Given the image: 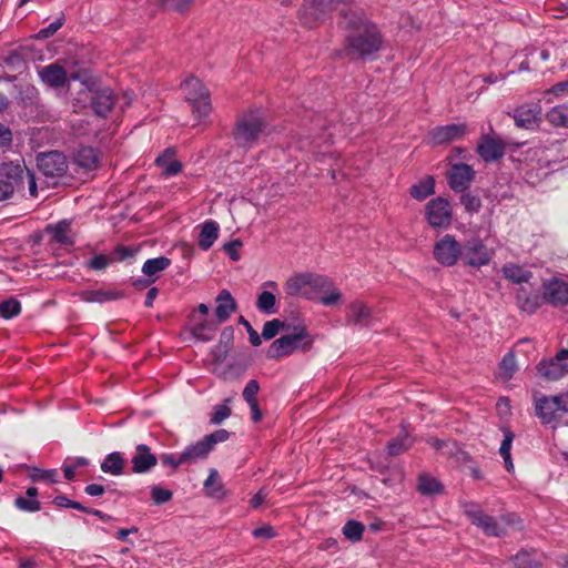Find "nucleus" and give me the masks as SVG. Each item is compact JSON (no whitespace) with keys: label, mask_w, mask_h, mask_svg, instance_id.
I'll return each mask as SVG.
<instances>
[{"label":"nucleus","mask_w":568,"mask_h":568,"mask_svg":"<svg viewBox=\"0 0 568 568\" xmlns=\"http://www.w3.org/2000/svg\"><path fill=\"white\" fill-rule=\"evenodd\" d=\"M73 162L85 171H93L99 166L100 151L93 146H81L73 153Z\"/></svg>","instance_id":"24"},{"label":"nucleus","mask_w":568,"mask_h":568,"mask_svg":"<svg viewBox=\"0 0 568 568\" xmlns=\"http://www.w3.org/2000/svg\"><path fill=\"white\" fill-rule=\"evenodd\" d=\"M541 106L538 103L518 105L513 113H508L515 121L517 128L534 130L538 128L541 118Z\"/></svg>","instance_id":"18"},{"label":"nucleus","mask_w":568,"mask_h":568,"mask_svg":"<svg viewBox=\"0 0 568 568\" xmlns=\"http://www.w3.org/2000/svg\"><path fill=\"white\" fill-rule=\"evenodd\" d=\"M69 227L70 222L67 220H62L57 224H48L44 231L53 235L54 242L64 246H72L74 244V241L72 240V237L67 235Z\"/></svg>","instance_id":"32"},{"label":"nucleus","mask_w":568,"mask_h":568,"mask_svg":"<svg viewBox=\"0 0 568 568\" xmlns=\"http://www.w3.org/2000/svg\"><path fill=\"white\" fill-rule=\"evenodd\" d=\"M219 325L216 320H204L190 328L191 335L200 342H210L214 338Z\"/></svg>","instance_id":"30"},{"label":"nucleus","mask_w":568,"mask_h":568,"mask_svg":"<svg viewBox=\"0 0 568 568\" xmlns=\"http://www.w3.org/2000/svg\"><path fill=\"white\" fill-rule=\"evenodd\" d=\"M16 506L24 511L34 513L40 510V503L39 500L30 497H18L14 501Z\"/></svg>","instance_id":"62"},{"label":"nucleus","mask_w":568,"mask_h":568,"mask_svg":"<svg viewBox=\"0 0 568 568\" xmlns=\"http://www.w3.org/2000/svg\"><path fill=\"white\" fill-rule=\"evenodd\" d=\"M80 298L88 303L103 304L126 297L123 290H85L79 293Z\"/></svg>","instance_id":"22"},{"label":"nucleus","mask_w":568,"mask_h":568,"mask_svg":"<svg viewBox=\"0 0 568 568\" xmlns=\"http://www.w3.org/2000/svg\"><path fill=\"white\" fill-rule=\"evenodd\" d=\"M425 217L433 229L446 230L453 220V210L446 197L437 196L425 205Z\"/></svg>","instance_id":"10"},{"label":"nucleus","mask_w":568,"mask_h":568,"mask_svg":"<svg viewBox=\"0 0 568 568\" xmlns=\"http://www.w3.org/2000/svg\"><path fill=\"white\" fill-rule=\"evenodd\" d=\"M21 313V303L14 297L10 296L0 301V317L3 320H12Z\"/></svg>","instance_id":"42"},{"label":"nucleus","mask_w":568,"mask_h":568,"mask_svg":"<svg viewBox=\"0 0 568 568\" xmlns=\"http://www.w3.org/2000/svg\"><path fill=\"white\" fill-rule=\"evenodd\" d=\"M417 491L423 496L433 497L444 494L445 486L435 476L422 473L417 478Z\"/></svg>","instance_id":"28"},{"label":"nucleus","mask_w":568,"mask_h":568,"mask_svg":"<svg viewBox=\"0 0 568 568\" xmlns=\"http://www.w3.org/2000/svg\"><path fill=\"white\" fill-rule=\"evenodd\" d=\"M220 225L214 220H206L201 224V231L197 237V244L201 250L209 251L217 240Z\"/></svg>","instance_id":"29"},{"label":"nucleus","mask_w":568,"mask_h":568,"mask_svg":"<svg viewBox=\"0 0 568 568\" xmlns=\"http://www.w3.org/2000/svg\"><path fill=\"white\" fill-rule=\"evenodd\" d=\"M276 304L277 298L273 292L264 290L257 295L256 308L265 315L276 314Z\"/></svg>","instance_id":"38"},{"label":"nucleus","mask_w":568,"mask_h":568,"mask_svg":"<svg viewBox=\"0 0 568 568\" xmlns=\"http://www.w3.org/2000/svg\"><path fill=\"white\" fill-rule=\"evenodd\" d=\"M65 18L64 14L61 13L55 21L50 23L47 28L41 29L38 33L33 36L37 40H45L51 38L62 26L64 24Z\"/></svg>","instance_id":"52"},{"label":"nucleus","mask_w":568,"mask_h":568,"mask_svg":"<svg viewBox=\"0 0 568 568\" xmlns=\"http://www.w3.org/2000/svg\"><path fill=\"white\" fill-rule=\"evenodd\" d=\"M516 568H541V562L536 558L535 552L520 550L514 558Z\"/></svg>","instance_id":"44"},{"label":"nucleus","mask_w":568,"mask_h":568,"mask_svg":"<svg viewBox=\"0 0 568 568\" xmlns=\"http://www.w3.org/2000/svg\"><path fill=\"white\" fill-rule=\"evenodd\" d=\"M220 346L226 348L227 351H232L234 346V327L232 325L225 326L221 334L220 341L217 343Z\"/></svg>","instance_id":"61"},{"label":"nucleus","mask_w":568,"mask_h":568,"mask_svg":"<svg viewBox=\"0 0 568 568\" xmlns=\"http://www.w3.org/2000/svg\"><path fill=\"white\" fill-rule=\"evenodd\" d=\"M37 166L47 178H62L68 171L67 156L58 150L41 152L37 155Z\"/></svg>","instance_id":"12"},{"label":"nucleus","mask_w":568,"mask_h":568,"mask_svg":"<svg viewBox=\"0 0 568 568\" xmlns=\"http://www.w3.org/2000/svg\"><path fill=\"white\" fill-rule=\"evenodd\" d=\"M349 3L356 2L354 0H304L298 10V18L304 27L314 29L329 20L333 12H336L338 21L342 6Z\"/></svg>","instance_id":"3"},{"label":"nucleus","mask_w":568,"mask_h":568,"mask_svg":"<svg viewBox=\"0 0 568 568\" xmlns=\"http://www.w3.org/2000/svg\"><path fill=\"white\" fill-rule=\"evenodd\" d=\"M171 265V260L166 256L149 258L142 266V273L150 278H158V273L166 270Z\"/></svg>","instance_id":"37"},{"label":"nucleus","mask_w":568,"mask_h":568,"mask_svg":"<svg viewBox=\"0 0 568 568\" xmlns=\"http://www.w3.org/2000/svg\"><path fill=\"white\" fill-rule=\"evenodd\" d=\"M30 478L33 481H48V483H58V473L55 469H41L33 467L29 474Z\"/></svg>","instance_id":"51"},{"label":"nucleus","mask_w":568,"mask_h":568,"mask_svg":"<svg viewBox=\"0 0 568 568\" xmlns=\"http://www.w3.org/2000/svg\"><path fill=\"white\" fill-rule=\"evenodd\" d=\"M231 398H226L223 404L215 405L211 413L210 422L212 424H221L224 419H226L231 415V408L229 403Z\"/></svg>","instance_id":"50"},{"label":"nucleus","mask_w":568,"mask_h":568,"mask_svg":"<svg viewBox=\"0 0 568 568\" xmlns=\"http://www.w3.org/2000/svg\"><path fill=\"white\" fill-rule=\"evenodd\" d=\"M413 444V436L407 430V428H404V430L396 438L388 443L387 453L389 456L399 455L410 448Z\"/></svg>","instance_id":"36"},{"label":"nucleus","mask_w":568,"mask_h":568,"mask_svg":"<svg viewBox=\"0 0 568 568\" xmlns=\"http://www.w3.org/2000/svg\"><path fill=\"white\" fill-rule=\"evenodd\" d=\"M365 526L357 520H347L343 527V535L352 542L359 541L363 537Z\"/></svg>","instance_id":"46"},{"label":"nucleus","mask_w":568,"mask_h":568,"mask_svg":"<svg viewBox=\"0 0 568 568\" xmlns=\"http://www.w3.org/2000/svg\"><path fill=\"white\" fill-rule=\"evenodd\" d=\"M260 390V383L256 379H251L245 385L242 396L246 403L257 402V394Z\"/></svg>","instance_id":"63"},{"label":"nucleus","mask_w":568,"mask_h":568,"mask_svg":"<svg viewBox=\"0 0 568 568\" xmlns=\"http://www.w3.org/2000/svg\"><path fill=\"white\" fill-rule=\"evenodd\" d=\"M160 462L163 467L170 468L172 473H174L180 465L186 464L185 460H182V453L179 456L163 454L160 457Z\"/></svg>","instance_id":"59"},{"label":"nucleus","mask_w":568,"mask_h":568,"mask_svg":"<svg viewBox=\"0 0 568 568\" xmlns=\"http://www.w3.org/2000/svg\"><path fill=\"white\" fill-rule=\"evenodd\" d=\"M214 316L217 323H225L239 308L236 300L226 288L221 290L215 296Z\"/></svg>","instance_id":"20"},{"label":"nucleus","mask_w":568,"mask_h":568,"mask_svg":"<svg viewBox=\"0 0 568 568\" xmlns=\"http://www.w3.org/2000/svg\"><path fill=\"white\" fill-rule=\"evenodd\" d=\"M112 262L111 256L104 254L93 255L87 263V267L95 271L104 270Z\"/></svg>","instance_id":"60"},{"label":"nucleus","mask_w":568,"mask_h":568,"mask_svg":"<svg viewBox=\"0 0 568 568\" xmlns=\"http://www.w3.org/2000/svg\"><path fill=\"white\" fill-rule=\"evenodd\" d=\"M68 80L81 82V84L88 91H90L93 87L97 85V81L94 80L90 70H88V69H79V70L69 72Z\"/></svg>","instance_id":"47"},{"label":"nucleus","mask_w":568,"mask_h":568,"mask_svg":"<svg viewBox=\"0 0 568 568\" xmlns=\"http://www.w3.org/2000/svg\"><path fill=\"white\" fill-rule=\"evenodd\" d=\"M253 358L248 349L236 353L232 361L229 362L222 369L214 368L212 373L222 381H236L240 379L246 371L252 366Z\"/></svg>","instance_id":"14"},{"label":"nucleus","mask_w":568,"mask_h":568,"mask_svg":"<svg viewBox=\"0 0 568 568\" xmlns=\"http://www.w3.org/2000/svg\"><path fill=\"white\" fill-rule=\"evenodd\" d=\"M28 170L26 166L14 163L12 161L0 163V180L9 182L12 187H23V173Z\"/></svg>","instance_id":"26"},{"label":"nucleus","mask_w":568,"mask_h":568,"mask_svg":"<svg viewBox=\"0 0 568 568\" xmlns=\"http://www.w3.org/2000/svg\"><path fill=\"white\" fill-rule=\"evenodd\" d=\"M500 376L505 381H509L513 378L515 373L517 372V365L515 359V354L513 352L507 353L501 362L499 363Z\"/></svg>","instance_id":"48"},{"label":"nucleus","mask_w":568,"mask_h":568,"mask_svg":"<svg viewBox=\"0 0 568 568\" xmlns=\"http://www.w3.org/2000/svg\"><path fill=\"white\" fill-rule=\"evenodd\" d=\"M286 295L318 301L325 306H333L342 301V293L334 282L324 274L314 272L296 273L284 284Z\"/></svg>","instance_id":"2"},{"label":"nucleus","mask_w":568,"mask_h":568,"mask_svg":"<svg viewBox=\"0 0 568 568\" xmlns=\"http://www.w3.org/2000/svg\"><path fill=\"white\" fill-rule=\"evenodd\" d=\"M514 440V434L510 432L509 428H506V432L504 434V439L499 447V454L504 459L505 467L508 471L514 470V464L510 455V449Z\"/></svg>","instance_id":"43"},{"label":"nucleus","mask_w":568,"mask_h":568,"mask_svg":"<svg viewBox=\"0 0 568 568\" xmlns=\"http://www.w3.org/2000/svg\"><path fill=\"white\" fill-rule=\"evenodd\" d=\"M542 304H545V302L544 298H541V293L530 292L527 302L523 303L520 310L528 314H534Z\"/></svg>","instance_id":"53"},{"label":"nucleus","mask_w":568,"mask_h":568,"mask_svg":"<svg viewBox=\"0 0 568 568\" xmlns=\"http://www.w3.org/2000/svg\"><path fill=\"white\" fill-rule=\"evenodd\" d=\"M203 486L209 496L220 497L223 489V485L220 481L219 473L215 468L210 469L209 476L205 479Z\"/></svg>","instance_id":"45"},{"label":"nucleus","mask_w":568,"mask_h":568,"mask_svg":"<svg viewBox=\"0 0 568 568\" xmlns=\"http://www.w3.org/2000/svg\"><path fill=\"white\" fill-rule=\"evenodd\" d=\"M131 463L133 473L144 474L150 471L158 464V458L151 453L148 445L140 444L136 446Z\"/></svg>","instance_id":"21"},{"label":"nucleus","mask_w":568,"mask_h":568,"mask_svg":"<svg viewBox=\"0 0 568 568\" xmlns=\"http://www.w3.org/2000/svg\"><path fill=\"white\" fill-rule=\"evenodd\" d=\"M510 145L514 150L524 145V143H511L506 142L499 136H493L490 134H481L476 146L477 154L483 159L484 162L490 163L499 161L506 153V146Z\"/></svg>","instance_id":"9"},{"label":"nucleus","mask_w":568,"mask_h":568,"mask_svg":"<svg viewBox=\"0 0 568 568\" xmlns=\"http://www.w3.org/2000/svg\"><path fill=\"white\" fill-rule=\"evenodd\" d=\"M286 337L290 341L288 348H290L291 355L296 351H301L302 353H307L313 348V345H311L310 341L304 342V341L300 339L298 336L292 335V334H287Z\"/></svg>","instance_id":"57"},{"label":"nucleus","mask_w":568,"mask_h":568,"mask_svg":"<svg viewBox=\"0 0 568 568\" xmlns=\"http://www.w3.org/2000/svg\"><path fill=\"white\" fill-rule=\"evenodd\" d=\"M541 298L545 304L556 308L568 305V282L558 277H551L542 282Z\"/></svg>","instance_id":"13"},{"label":"nucleus","mask_w":568,"mask_h":568,"mask_svg":"<svg viewBox=\"0 0 568 568\" xmlns=\"http://www.w3.org/2000/svg\"><path fill=\"white\" fill-rule=\"evenodd\" d=\"M194 0H161L164 10L184 13L189 10Z\"/></svg>","instance_id":"56"},{"label":"nucleus","mask_w":568,"mask_h":568,"mask_svg":"<svg viewBox=\"0 0 568 568\" xmlns=\"http://www.w3.org/2000/svg\"><path fill=\"white\" fill-rule=\"evenodd\" d=\"M503 275L506 280L515 284H523L529 282L532 273L517 264H506L501 268Z\"/></svg>","instance_id":"34"},{"label":"nucleus","mask_w":568,"mask_h":568,"mask_svg":"<svg viewBox=\"0 0 568 568\" xmlns=\"http://www.w3.org/2000/svg\"><path fill=\"white\" fill-rule=\"evenodd\" d=\"M266 128V119L260 110H250L236 121L233 129V139L237 146L247 148L258 140Z\"/></svg>","instance_id":"4"},{"label":"nucleus","mask_w":568,"mask_h":568,"mask_svg":"<svg viewBox=\"0 0 568 568\" xmlns=\"http://www.w3.org/2000/svg\"><path fill=\"white\" fill-rule=\"evenodd\" d=\"M229 438V433L224 428H220L214 433L206 435L201 440L191 444L182 452V460L186 464L196 463L207 457L214 445Z\"/></svg>","instance_id":"8"},{"label":"nucleus","mask_w":568,"mask_h":568,"mask_svg":"<svg viewBox=\"0 0 568 568\" xmlns=\"http://www.w3.org/2000/svg\"><path fill=\"white\" fill-rule=\"evenodd\" d=\"M3 62L11 69H19L26 62V57L21 50H12L3 58Z\"/></svg>","instance_id":"58"},{"label":"nucleus","mask_w":568,"mask_h":568,"mask_svg":"<svg viewBox=\"0 0 568 568\" xmlns=\"http://www.w3.org/2000/svg\"><path fill=\"white\" fill-rule=\"evenodd\" d=\"M538 374L546 381L554 382L564 377L568 373V364L555 362L551 358H544L537 365Z\"/></svg>","instance_id":"23"},{"label":"nucleus","mask_w":568,"mask_h":568,"mask_svg":"<svg viewBox=\"0 0 568 568\" xmlns=\"http://www.w3.org/2000/svg\"><path fill=\"white\" fill-rule=\"evenodd\" d=\"M347 323L358 327H369L372 320L371 308L359 301H354L348 305Z\"/></svg>","instance_id":"25"},{"label":"nucleus","mask_w":568,"mask_h":568,"mask_svg":"<svg viewBox=\"0 0 568 568\" xmlns=\"http://www.w3.org/2000/svg\"><path fill=\"white\" fill-rule=\"evenodd\" d=\"M288 339L286 335H283L271 343L266 351V358L272 361H278L284 356H290Z\"/></svg>","instance_id":"39"},{"label":"nucleus","mask_w":568,"mask_h":568,"mask_svg":"<svg viewBox=\"0 0 568 568\" xmlns=\"http://www.w3.org/2000/svg\"><path fill=\"white\" fill-rule=\"evenodd\" d=\"M173 497V493L170 489L162 488L160 486L151 487V498L155 505H163L169 503Z\"/></svg>","instance_id":"55"},{"label":"nucleus","mask_w":568,"mask_h":568,"mask_svg":"<svg viewBox=\"0 0 568 568\" xmlns=\"http://www.w3.org/2000/svg\"><path fill=\"white\" fill-rule=\"evenodd\" d=\"M462 260L466 265L471 267H480L487 265L490 256L484 241L478 236H473L462 244Z\"/></svg>","instance_id":"15"},{"label":"nucleus","mask_w":568,"mask_h":568,"mask_svg":"<svg viewBox=\"0 0 568 568\" xmlns=\"http://www.w3.org/2000/svg\"><path fill=\"white\" fill-rule=\"evenodd\" d=\"M463 508L471 524L480 528L485 535L491 537H501L506 534L504 517L497 519L496 517L489 516L485 514L480 506L475 503H465Z\"/></svg>","instance_id":"7"},{"label":"nucleus","mask_w":568,"mask_h":568,"mask_svg":"<svg viewBox=\"0 0 568 568\" xmlns=\"http://www.w3.org/2000/svg\"><path fill=\"white\" fill-rule=\"evenodd\" d=\"M434 258L443 266H454L463 255L462 244L452 234H445L434 244Z\"/></svg>","instance_id":"11"},{"label":"nucleus","mask_w":568,"mask_h":568,"mask_svg":"<svg viewBox=\"0 0 568 568\" xmlns=\"http://www.w3.org/2000/svg\"><path fill=\"white\" fill-rule=\"evenodd\" d=\"M460 203L464 205L466 212L468 213H478L481 209V200L477 195H473L469 192H460Z\"/></svg>","instance_id":"49"},{"label":"nucleus","mask_w":568,"mask_h":568,"mask_svg":"<svg viewBox=\"0 0 568 568\" xmlns=\"http://www.w3.org/2000/svg\"><path fill=\"white\" fill-rule=\"evenodd\" d=\"M237 323L245 327L248 334V341L253 346L257 347L262 344L260 334L253 328L251 323L244 316L241 315L237 320Z\"/></svg>","instance_id":"64"},{"label":"nucleus","mask_w":568,"mask_h":568,"mask_svg":"<svg viewBox=\"0 0 568 568\" xmlns=\"http://www.w3.org/2000/svg\"><path fill=\"white\" fill-rule=\"evenodd\" d=\"M535 412L544 423L559 422L565 415H568V390L557 395H544L536 399Z\"/></svg>","instance_id":"6"},{"label":"nucleus","mask_w":568,"mask_h":568,"mask_svg":"<svg viewBox=\"0 0 568 568\" xmlns=\"http://www.w3.org/2000/svg\"><path fill=\"white\" fill-rule=\"evenodd\" d=\"M124 458L121 453L113 452L108 454L101 463V470L112 476H120L123 473Z\"/></svg>","instance_id":"33"},{"label":"nucleus","mask_w":568,"mask_h":568,"mask_svg":"<svg viewBox=\"0 0 568 568\" xmlns=\"http://www.w3.org/2000/svg\"><path fill=\"white\" fill-rule=\"evenodd\" d=\"M138 248L118 244L110 253L112 262H122L130 257H133Z\"/></svg>","instance_id":"54"},{"label":"nucleus","mask_w":568,"mask_h":568,"mask_svg":"<svg viewBox=\"0 0 568 568\" xmlns=\"http://www.w3.org/2000/svg\"><path fill=\"white\" fill-rule=\"evenodd\" d=\"M435 183L433 175H426L423 180L410 186L409 195L417 201H424L435 193Z\"/></svg>","instance_id":"31"},{"label":"nucleus","mask_w":568,"mask_h":568,"mask_svg":"<svg viewBox=\"0 0 568 568\" xmlns=\"http://www.w3.org/2000/svg\"><path fill=\"white\" fill-rule=\"evenodd\" d=\"M291 329V324L281 321L280 318H273L264 323L261 339L264 338L266 341L273 339L281 331Z\"/></svg>","instance_id":"40"},{"label":"nucleus","mask_w":568,"mask_h":568,"mask_svg":"<svg viewBox=\"0 0 568 568\" xmlns=\"http://www.w3.org/2000/svg\"><path fill=\"white\" fill-rule=\"evenodd\" d=\"M185 100L191 105L192 113L201 121L206 118L211 110L209 89L197 78H190L184 81Z\"/></svg>","instance_id":"5"},{"label":"nucleus","mask_w":568,"mask_h":568,"mask_svg":"<svg viewBox=\"0 0 568 568\" xmlns=\"http://www.w3.org/2000/svg\"><path fill=\"white\" fill-rule=\"evenodd\" d=\"M546 118L554 126L568 128V105L554 106L547 112Z\"/></svg>","instance_id":"41"},{"label":"nucleus","mask_w":568,"mask_h":568,"mask_svg":"<svg viewBox=\"0 0 568 568\" xmlns=\"http://www.w3.org/2000/svg\"><path fill=\"white\" fill-rule=\"evenodd\" d=\"M337 26L345 32L343 47L335 57L349 62L375 61L383 48L384 37L378 26L369 20L357 3L342 6Z\"/></svg>","instance_id":"1"},{"label":"nucleus","mask_w":568,"mask_h":568,"mask_svg":"<svg viewBox=\"0 0 568 568\" xmlns=\"http://www.w3.org/2000/svg\"><path fill=\"white\" fill-rule=\"evenodd\" d=\"M467 131L465 123L439 125L432 130L430 138L435 144H446L464 138Z\"/></svg>","instance_id":"19"},{"label":"nucleus","mask_w":568,"mask_h":568,"mask_svg":"<svg viewBox=\"0 0 568 568\" xmlns=\"http://www.w3.org/2000/svg\"><path fill=\"white\" fill-rule=\"evenodd\" d=\"M90 105L93 113L100 118H106L114 108L116 95L108 87H93L90 91Z\"/></svg>","instance_id":"17"},{"label":"nucleus","mask_w":568,"mask_h":568,"mask_svg":"<svg viewBox=\"0 0 568 568\" xmlns=\"http://www.w3.org/2000/svg\"><path fill=\"white\" fill-rule=\"evenodd\" d=\"M449 187L458 193L469 189V184L475 180L476 172L471 165L466 163H454L446 173Z\"/></svg>","instance_id":"16"},{"label":"nucleus","mask_w":568,"mask_h":568,"mask_svg":"<svg viewBox=\"0 0 568 568\" xmlns=\"http://www.w3.org/2000/svg\"><path fill=\"white\" fill-rule=\"evenodd\" d=\"M41 80L52 88H61L68 81V72L57 63L44 67L40 72Z\"/></svg>","instance_id":"27"},{"label":"nucleus","mask_w":568,"mask_h":568,"mask_svg":"<svg viewBox=\"0 0 568 568\" xmlns=\"http://www.w3.org/2000/svg\"><path fill=\"white\" fill-rule=\"evenodd\" d=\"M174 155L175 151L172 148H168L164 150L162 154H160L155 159V164L163 169V175L165 176H174L178 175L182 171V162L179 160H172L170 162L166 161V155Z\"/></svg>","instance_id":"35"}]
</instances>
